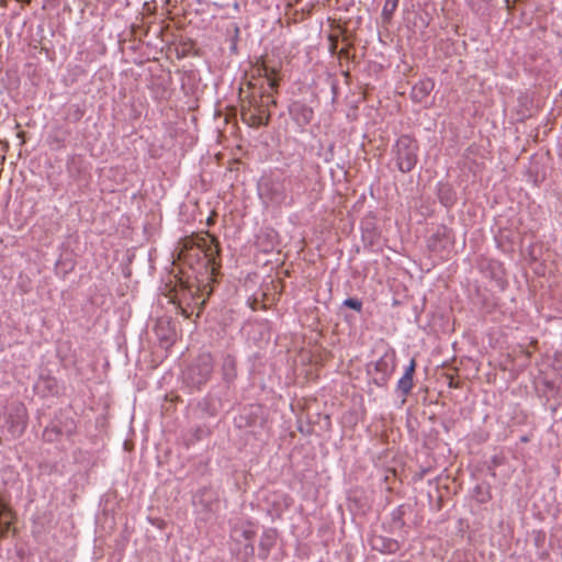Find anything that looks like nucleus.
<instances>
[{
    "instance_id": "nucleus-1",
    "label": "nucleus",
    "mask_w": 562,
    "mask_h": 562,
    "mask_svg": "<svg viewBox=\"0 0 562 562\" xmlns=\"http://www.w3.org/2000/svg\"><path fill=\"white\" fill-rule=\"evenodd\" d=\"M218 256V245L214 239L196 238L190 239L184 243L179 252V259L190 261L192 258L202 257L205 259L206 265H215L216 257Z\"/></svg>"
},
{
    "instance_id": "nucleus-2",
    "label": "nucleus",
    "mask_w": 562,
    "mask_h": 562,
    "mask_svg": "<svg viewBox=\"0 0 562 562\" xmlns=\"http://www.w3.org/2000/svg\"><path fill=\"white\" fill-rule=\"evenodd\" d=\"M395 151L398 169L402 172H409L417 162V142L407 135H403L395 144Z\"/></svg>"
},
{
    "instance_id": "nucleus-3",
    "label": "nucleus",
    "mask_w": 562,
    "mask_h": 562,
    "mask_svg": "<svg viewBox=\"0 0 562 562\" xmlns=\"http://www.w3.org/2000/svg\"><path fill=\"white\" fill-rule=\"evenodd\" d=\"M212 370V357L209 353H204L201 355L190 368H188L186 372V379L192 385L200 386L209 380Z\"/></svg>"
},
{
    "instance_id": "nucleus-4",
    "label": "nucleus",
    "mask_w": 562,
    "mask_h": 562,
    "mask_svg": "<svg viewBox=\"0 0 562 562\" xmlns=\"http://www.w3.org/2000/svg\"><path fill=\"white\" fill-rule=\"evenodd\" d=\"M240 115L241 121L250 127H258L269 123V116H263L262 113H255L251 100L243 101Z\"/></svg>"
},
{
    "instance_id": "nucleus-5",
    "label": "nucleus",
    "mask_w": 562,
    "mask_h": 562,
    "mask_svg": "<svg viewBox=\"0 0 562 562\" xmlns=\"http://www.w3.org/2000/svg\"><path fill=\"white\" fill-rule=\"evenodd\" d=\"M262 194L269 200L270 203L280 205L286 199L285 187L281 182L271 181L265 184Z\"/></svg>"
},
{
    "instance_id": "nucleus-6",
    "label": "nucleus",
    "mask_w": 562,
    "mask_h": 562,
    "mask_svg": "<svg viewBox=\"0 0 562 562\" xmlns=\"http://www.w3.org/2000/svg\"><path fill=\"white\" fill-rule=\"evenodd\" d=\"M290 114L300 125H306L313 119V110L297 101L290 105Z\"/></svg>"
},
{
    "instance_id": "nucleus-7",
    "label": "nucleus",
    "mask_w": 562,
    "mask_h": 562,
    "mask_svg": "<svg viewBox=\"0 0 562 562\" xmlns=\"http://www.w3.org/2000/svg\"><path fill=\"white\" fill-rule=\"evenodd\" d=\"M435 83L431 79L419 80L412 89V99L415 102H423L434 90Z\"/></svg>"
},
{
    "instance_id": "nucleus-8",
    "label": "nucleus",
    "mask_w": 562,
    "mask_h": 562,
    "mask_svg": "<svg viewBox=\"0 0 562 562\" xmlns=\"http://www.w3.org/2000/svg\"><path fill=\"white\" fill-rule=\"evenodd\" d=\"M13 520L14 515L10 506L0 497V539L7 536Z\"/></svg>"
},
{
    "instance_id": "nucleus-9",
    "label": "nucleus",
    "mask_w": 562,
    "mask_h": 562,
    "mask_svg": "<svg viewBox=\"0 0 562 562\" xmlns=\"http://www.w3.org/2000/svg\"><path fill=\"white\" fill-rule=\"evenodd\" d=\"M416 368V361L414 359L411 360L409 366L406 368L403 376L397 382V390H400L404 395H407L413 386V375Z\"/></svg>"
},
{
    "instance_id": "nucleus-10",
    "label": "nucleus",
    "mask_w": 562,
    "mask_h": 562,
    "mask_svg": "<svg viewBox=\"0 0 562 562\" xmlns=\"http://www.w3.org/2000/svg\"><path fill=\"white\" fill-rule=\"evenodd\" d=\"M372 546L374 549L384 553H395L400 549V544L396 540L384 539L382 537L374 538Z\"/></svg>"
},
{
    "instance_id": "nucleus-11",
    "label": "nucleus",
    "mask_w": 562,
    "mask_h": 562,
    "mask_svg": "<svg viewBox=\"0 0 562 562\" xmlns=\"http://www.w3.org/2000/svg\"><path fill=\"white\" fill-rule=\"evenodd\" d=\"M258 77H263L267 80V83L270 89L276 90L279 86L277 78V70L274 68H269L265 64L257 67L256 69Z\"/></svg>"
},
{
    "instance_id": "nucleus-12",
    "label": "nucleus",
    "mask_w": 562,
    "mask_h": 562,
    "mask_svg": "<svg viewBox=\"0 0 562 562\" xmlns=\"http://www.w3.org/2000/svg\"><path fill=\"white\" fill-rule=\"evenodd\" d=\"M398 2H400V0H385V3L382 9V13H381V16H382V20L384 23L391 22L394 12L397 9Z\"/></svg>"
},
{
    "instance_id": "nucleus-13",
    "label": "nucleus",
    "mask_w": 562,
    "mask_h": 562,
    "mask_svg": "<svg viewBox=\"0 0 562 562\" xmlns=\"http://www.w3.org/2000/svg\"><path fill=\"white\" fill-rule=\"evenodd\" d=\"M223 374L226 380H232L236 375V361L232 356H226L223 360Z\"/></svg>"
},
{
    "instance_id": "nucleus-14",
    "label": "nucleus",
    "mask_w": 562,
    "mask_h": 562,
    "mask_svg": "<svg viewBox=\"0 0 562 562\" xmlns=\"http://www.w3.org/2000/svg\"><path fill=\"white\" fill-rule=\"evenodd\" d=\"M344 305L349 308H352L357 312H360L362 310L361 301H359L358 299H353V297H349V299L345 300Z\"/></svg>"
},
{
    "instance_id": "nucleus-15",
    "label": "nucleus",
    "mask_w": 562,
    "mask_h": 562,
    "mask_svg": "<svg viewBox=\"0 0 562 562\" xmlns=\"http://www.w3.org/2000/svg\"><path fill=\"white\" fill-rule=\"evenodd\" d=\"M250 100L252 101V109L255 110V113H262L263 116L270 117L262 104H259L255 98H251Z\"/></svg>"
},
{
    "instance_id": "nucleus-16",
    "label": "nucleus",
    "mask_w": 562,
    "mask_h": 562,
    "mask_svg": "<svg viewBox=\"0 0 562 562\" xmlns=\"http://www.w3.org/2000/svg\"><path fill=\"white\" fill-rule=\"evenodd\" d=\"M338 36L339 34H330L328 36V40H329V49L331 53H334L337 48V43H338Z\"/></svg>"
},
{
    "instance_id": "nucleus-17",
    "label": "nucleus",
    "mask_w": 562,
    "mask_h": 562,
    "mask_svg": "<svg viewBox=\"0 0 562 562\" xmlns=\"http://www.w3.org/2000/svg\"><path fill=\"white\" fill-rule=\"evenodd\" d=\"M386 367H387V363L383 359H381L380 361L376 362L378 370H386Z\"/></svg>"
},
{
    "instance_id": "nucleus-18",
    "label": "nucleus",
    "mask_w": 562,
    "mask_h": 562,
    "mask_svg": "<svg viewBox=\"0 0 562 562\" xmlns=\"http://www.w3.org/2000/svg\"><path fill=\"white\" fill-rule=\"evenodd\" d=\"M243 535L247 540H251L255 536V532L251 530H244Z\"/></svg>"
},
{
    "instance_id": "nucleus-19",
    "label": "nucleus",
    "mask_w": 562,
    "mask_h": 562,
    "mask_svg": "<svg viewBox=\"0 0 562 562\" xmlns=\"http://www.w3.org/2000/svg\"><path fill=\"white\" fill-rule=\"evenodd\" d=\"M162 325H164V322H162V321H159V323H158V324H157V326H156V331H157V335H158V336H160L159 330L162 328ZM161 337L167 338V336H166L165 334H164V335H161Z\"/></svg>"
},
{
    "instance_id": "nucleus-20",
    "label": "nucleus",
    "mask_w": 562,
    "mask_h": 562,
    "mask_svg": "<svg viewBox=\"0 0 562 562\" xmlns=\"http://www.w3.org/2000/svg\"><path fill=\"white\" fill-rule=\"evenodd\" d=\"M346 53H347V50H346V49H340V54H341V55H342V54H346Z\"/></svg>"
},
{
    "instance_id": "nucleus-21",
    "label": "nucleus",
    "mask_w": 562,
    "mask_h": 562,
    "mask_svg": "<svg viewBox=\"0 0 562 562\" xmlns=\"http://www.w3.org/2000/svg\"><path fill=\"white\" fill-rule=\"evenodd\" d=\"M182 314H184L188 317L187 311L182 310Z\"/></svg>"
}]
</instances>
